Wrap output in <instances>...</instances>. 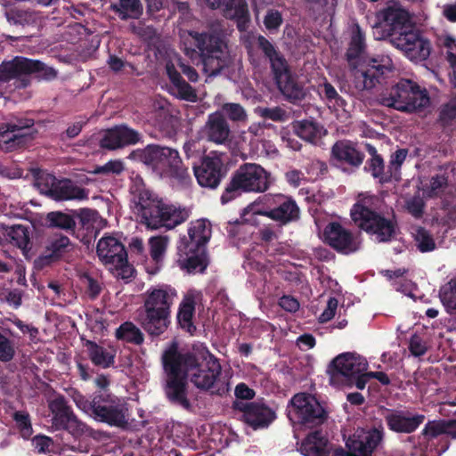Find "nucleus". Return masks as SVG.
<instances>
[{
    "mask_svg": "<svg viewBox=\"0 0 456 456\" xmlns=\"http://www.w3.org/2000/svg\"><path fill=\"white\" fill-rule=\"evenodd\" d=\"M170 349L177 357L183 373L187 375L197 389L217 395H223L228 391L226 385L220 384L222 366L219 360L206 347L193 348L183 353L173 344Z\"/></svg>",
    "mask_w": 456,
    "mask_h": 456,
    "instance_id": "obj_1",
    "label": "nucleus"
},
{
    "mask_svg": "<svg viewBox=\"0 0 456 456\" xmlns=\"http://www.w3.org/2000/svg\"><path fill=\"white\" fill-rule=\"evenodd\" d=\"M131 194L134 213L139 222L150 229H173L190 216L191 212L187 208L167 204L143 186L133 187Z\"/></svg>",
    "mask_w": 456,
    "mask_h": 456,
    "instance_id": "obj_2",
    "label": "nucleus"
},
{
    "mask_svg": "<svg viewBox=\"0 0 456 456\" xmlns=\"http://www.w3.org/2000/svg\"><path fill=\"white\" fill-rule=\"evenodd\" d=\"M380 200L373 195L360 194L350 210L354 225L380 243L395 239L399 230L394 211L385 215L380 209Z\"/></svg>",
    "mask_w": 456,
    "mask_h": 456,
    "instance_id": "obj_3",
    "label": "nucleus"
},
{
    "mask_svg": "<svg viewBox=\"0 0 456 456\" xmlns=\"http://www.w3.org/2000/svg\"><path fill=\"white\" fill-rule=\"evenodd\" d=\"M211 237L210 224L199 219L190 224L187 235L177 245L178 266L188 273H203L208 265L207 243Z\"/></svg>",
    "mask_w": 456,
    "mask_h": 456,
    "instance_id": "obj_4",
    "label": "nucleus"
},
{
    "mask_svg": "<svg viewBox=\"0 0 456 456\" xmlns=\"http://www.w3.org/2000/svg\"><path fill=\"white\" fill-rule=\"evenodd\" d=\"M379 102L405 114H419L431 104L428 90L416 81L401 78L379 95Z\"/></svg>",
    "mask_w": 456,
    "mask_h": 456,
    "instance_id": "obj_5",
    "label": "nucleus"
},
{
    "mask_svg": "<svg viewBox=\"0 0 456 456\" xmlns=\"http://www.w3.org/2000/svg\"><path fill=\"white\" fill-rule=\"evenodd\" d=\"M270 173L256 163H244L236 169L226 184L220 201L222 204L235 200L247 192H265L270 187Z\"/></svg>",
    "mask_w": 456,
    "mask_h": 456,
    "instance_id": "obj_6",
    "label": "nucleus"
},
{
    "mask_svg": "<svg viewBox=\"0 0 456 456\" xmlns=\"http://www.w3.org/2000/svg\"><path fill=\"white\" fill-rule=\"evenodd\" d=\"M286 414L295 429H317L328 419V412L311 394L297 393L288 403Z\"/></svg>",
    "mask_w": 456,
    "mask_h": 456,
    "instance_id": "obj_7",
    "label": "nucleus"
},
{
    "mask_svg": "<svg viewBox=\"0 0 456 456\" xmlns=\"http://www.w3.org/2000/svg\"><path fill=\"white\" fill-rule=\"evenodd\" d=\"M57 71L39 60L24 56H15L10 61L0 64V82H9L16 79L22 87L30 85V78L41 81H52L57 77Z\"/></svg>",
    "mask_w": 456,
    "mask_h": 456,
    "instance_id": "obj_8",
    "label": "nucleus"
},
{
    "mask_svg": "<svg viewBox=\"0 0 456 456\" xmlns=\"http://www.w3.org/2000/svg\"><path fill=\"white\" fill-rule=\"evenodd\" d=\"M368 362L356 353H342L329 364L327 372L332 384L356 387L362 390L367 384Z\"/></svg>",
    "mask_w": 456,
    "mask_h": 456,
    "instance_id": "obj_9",
    "label": "nucleus"
},
{
    "mask_svg": "<svg viewBox=\"0 0 456 456\" xmlns=\"http://www.w3.org/2000/svg\"><path fill=\"white\" fill-rule=\"evenodd\" d=\"M140 159L162 176L178 181L189 177L188 169L175 149L155 143L148 144L141 151Z\"/></svg>",
    "mask_w": 456,
    "mask_h": 456,
    "instance_id": "obj_10",
    "label": "nucleus"
},
{
    "mask_svg": "<svg viewBox=\"0 0 456 456\" xmlns=\"http://www.w3.org/2000/svg\"><path fill=\"white\" fill-rule=\"evenodd\" d=\"M190 35L199 50L204 71L208 76H216L228 67L230 55L221 35L216 31L212 33L192 31Z\"/></svg>",
    "mask_w": 456,
    "mask_h": 456,
    "instance_id": "obj_11",
    "label": "nucleus"
},
{
    "mask_svg": "<svg viewBox=\"0 0 456 456\" xmlns=\"http://www.w3.org/2000/svg\"><path fill=\"white\" fill-rule=\"evenodd\" d=\"M163 369L166 373L164 393L168 402L186 411L191 409V403L188 398L189 386L186 374L183 373L177 357L167 348L162 354Z\"/></svg>",
    "mask_w": 456,
    "mask_h": 456,
    "instance_id": "obj_12",
    "label": "nucleus"
},
{
    "mask_svg": "<svg viewBox=\"0 0 456 456\" xmlns=\"http://www.w3.org/2000/svg\"><path fill=\"white\" fill-rule=\"evenodd\" d=\"M388 40L407 59L415 63L424 61L430 56L431 42L420 31L411 27L395 33H389Z\"/></svg>",
    "mask_w": 456,
    "mask_h": 456,
    "instance_id": "obj_13",
    "label": "nucleus"
},
{
    "mask_svg": "<svg viewBox=\"0 0 456 456\" xmlns=\"http://www.w3.org/2000/svg\"><path fill=\"white\" fill-rule=\"evenodd\" d=\"M48 408L53 429L66 431L74 437H80L88 431V426L77 418L64 395L54 396L48 402Z\"/></svg>",
    "mask_w": 456,
    "mask_h": 456,
    "instance_id": "obj_14",
    "label": "nucleus"
},
{
    "mask_svg": "<svg viewBox=\"0 0 456 456\" xmlns=\"http://www.w3.org/2000/svg\"><path fill=\"white\" fill-rule=\"evenodd\" d=\"M126 407L119 398L110 393L93 395L91 418L110 427L125 428L127 425Z\"/></svg>",
    "mask_w": 456,
    "mask_h": 456,
    "instance_id": "obj_15",
    "label": "nucleus"
},
{
    "mask_svg": "<svg viewBox=\"0 0 456 456\" xmlns=\"http://www.w3.org/2000/svg\"><path fill=\"white\" fill-rule=\"evenodd\" d=\"M35 121L28 118H17L15 120L0 126V148L10 152L26 147L35 138L37 130L33 128Z\"/></svg>",
    "mask_w": 456,
    "mask_h": 456,
    "instance_id": "obj_16",
    "label": "nucleus"
},
{
    "mask_svg": "<svg viewBox=\"0 0 456 456\" xmlns=\"http://www.w3.org/2000/svg\"><path fill=\"white\" fill-rule=\"evenodd\" d=\"M96 254L100 261L110 269H115L123 279L133 275L134 268L128 264L124 244L112 235L99 240Z\"/></svg>",
    "mask_w": 456,
    "mask_h": 456,
    "instance_id": "obj_17",
    "label": "nucleus"
},
{
    "mask_svg": "<svg viewBox=\"0 0 456 456\" xmlns=\"http://www.w3.org/2000/svg\"><path fill=\"white\" fill-rule=\"evenodd\" d=\"M384 432L376 428H358L346 441L347 451L338 446V456H378Z\"/></svg>",
    "mask_w": 456,
    "mask_h": 456,
    "instance_id": "obj_18",
    "label": "nucleus"
},
{
    "mask_svg": "<svg viewBox=\"0 0 456 456\" xmlns=\"http://www.w3.org/2000/svg\"><path fill=\"white\" fill-rule=\"evenodd\" d=\"M264 199L266 209L257 211V215L278 222L279 226H284L300 219V208L291 196L281 193L267 194Z\"/></svg>",
    "mask_w": 456,
    "mask_h": 456,
    "instance_id": "obj_19",
    "label": "nucleus"
},
{
    "mask_svg": "<svg viewBox=\"0 0 456 456\" xmlns=\"http://www.w3.org/2000/svg\"><path fill=\"white\" fill-rule=\"evenodd\" d=\"M227 167L221 157L211 152L201 159L199 166H193V173L200 187L215 190L227 175Z\"/></svg>",
    "mask_w": 456,
    "mask_h": 456,
    "instance_id": "obj_20",
    "label": "nucleus"
},
{
    "mask_svg": "<svg viewBox=\"0 0 456 456\" xmlns=\"http://www.w3.org/2000/svg\"><path fill=\"white\" fill-rule=\"evenodd\" d=\"M232 409L240 411V419L254 430L268 428L276 419L275 411L263 403L234 401Z\"/></svg>",
    "mask_w": 456,
    "mask_h": 456,
    "instance_id": "obj_21",
    "label": "nucleus"
},
{
    "mask_svg": "<svg viewBox=\"0 0 456 456\" xmlns=\"http://www.w3.org/2000/svg\"><path fill=\"white\" fill-rule=\"evenodd\" d=\"M324 242L339 254L350 255L360 250L362 241L340 223H330L323 231Z\"/></svg>",
    "mask_w": 456,
    "mask_h": 456,
    "instance_id": "obj_22",
    "label": "nucleus"
},
{
    "mask_svg": "<svg viewBox=\"0 0 456 456\" xmlns=\"http://www.w3.org/2000/svg\"><path fill=\"white\" fill-rule=\"evenodd\" d=\"M212 9H222L223 15L227 20L235 22L240 32H245L249 27L250 13L247 0H205Z\"/></svg>",
    "mask_w": 456,
    "mask_h": 456,
    "instance_id": "obj_23",
    "label": "nucleus"
},
{
    "mask_svg": "<svg viewBox=\"0 0 456 456\" xmlns=\"http://www.w3.org/2000/svg\"><path fill=\"white\" fill-rule=\"evenodd\" d=\"M45 193L54 200H82L88 198V191L70 179H57L54 175L45 177Z\"/></svg>",
    "mask_w": 456,
    "mask_h": 456,
    "instance_id": "obj_24",
    "label": "nucleus"
},
{
    "mask_svg": "<svg viewBox=\"0 0 456 456\" xmlns=\"http://www.w3.org/2000/svg\"><path fill=\"white\" fill-rule=\"evenodd\" d=\"M142 134L126 124H120L106 130L100 141L103 149L116 150L135 145L142 140Z\"/></svg>",
    "mask_w": 456,
    "mask_h": 456,
    "instance_id": "obj_25",
    "label": "nucleus"
},
{
    "mask_svg": "<svg viewBox=\"0 0 456 456\" xmlns=\"http://www.w3.org/2000/svg\"><path fill=\"white\" fill-rule=\"evenodd\" d=\"M391 71L392 69L388 66L372 60L365 69H358L354 72L353 85L357 92L370 90L377 84H381Z\"/></svg>",
    "mask_w": 456,
    "mask_h": 456,
    "instance_id": "obj_26",
    "label": "nucleus"
},
{
    "mask_svg": "<svg viewBox=\"0 0 456 456\" xmlns=\"http://www.w3.org/2000/svg\"><path fill=\"white\" fill-rule=\"evenodd\" d=\"M377 19L384 26L388 27L390 33L408 29L410 22L409 12L398 1H390L387 6L377 12Z\"/></svg>",
    "mask_w": 456,
    "mask_h": 456,
    "instance_id": "obj_27",
    "label": "nucleus"
},
{
    "mask_svg": "<svg viewBox=\"0 0 456 456\" xmlns=\"http://www.w3.org/2000/svg\"><path fill=\"white\" fill-rule=\"evenodd\" d=\"M384 419L390 430L411 434L424 422L426 417L423 414L411 415L407 411L387 409Z\"/></svg>",
    "mask_w": 456,
    "mask_h": 456,
    "instance_id": "obj_28",
    "label": "nucleus"
},
{
    "mask_svg": "<svg viewBox=\"0 0 456 456\" xmlns=\"http://www.w3.org/2000/svg\"><path fill=\"white\" fill-rule=\"evenodd\" d=\"M72 247L70 240L65 235L51 238L47 241L44 252L35 260V268L42 270L51 265L69 252Z\"/></svg>",
    "mask_w": 456,
    "mask_h": 456,
    "instance_id": "obj_29",
    "label": "nucleus"
},
{
    "mask_svg": "<svg viewBox=\"0 0 456 456\" xmlns=\"http://www.w3.org/2000/svg\"><path fill=\"white\" fill-rule=\"evenodd\" d=\"M176 297L177 293L174 288L161 285L146 292L142 308L171 314V305Z\"/></svg>",
    "mask_w": 456,
    "mask_h": 456,
    "instance_id": "obj_30",
    "label": "nucleus"
},
{
    "mask_svg": "<svg viewBox=\"0 0 456 456\" xmlns=\"http://www.w3.org/2000/svg\"><path fill=\"white\" fill-rule=\"evenodd\" d=\"M171 314L162 311L142 308L138 314V322L151 338H157L166 332L171 323Z\"/></svg>",
    "mask_w": 456,
    "mask_h": 456,
    "instance_id": "obj_31",
    "label": "nucleus"
},
{
    "mask_svg": "<svg viewBox=\"0 0 456 456\" xmlns=\"http://www.w3.org/2000/svg\"><path fill=\"white\" fill-rule=\"evenodd\" d=\"M8 242L22 251L26 257L32 249V242L28 227L22 224H15L11 227L3 225L0 233V244Z\"/></svg>",
    "mask_w": 456,
    "mask_h": 456,
    "instance_id": "obj_32",
    "label": "nucleus"
},
{
    "mask_svg": "<svg viewBox=\"0 0 456 456\" xmlns=\"http://www.w3.org/2000/svg\"><path fill=\"white\" fill-rule=\"evenodd\" d=\"M331 155L338 162L352 167H359L365 158L364 153L347 140L336 142L331 148Z\"/></svg>",
    "mask_w": 456,
    "mask_h": 456,
    "instance_id": "obj_33",
    "label": "nucleus"
},
{
    "mask_svg": "<svg viewBox=\"0 0 456 456\" xmlns=\"http://www.w3.org/2000/svg\"><path fill=\"white\" fill-rule=\"evenodd\" d=\"M204 133L209 142L224 144L229 141L230 126L222 112L216 111L208 117Z\"/></svg>",
    "mask_w": 456,
    "mask_h": 456,
    "instance_id": "obj_34",
    "label": "nucleus"
},
{
    "mask_svg": "<svg viewBox=\"0 0 456 456\" xmlns=\"http://www.w3.org/2000/svg\"><path fill=\"white\" fill-rule=\"evenodd\" d=\"M273 70V78L281 94L290 102L300 101L304 99L305 93L301 86H299L292 77L288 63L284 64V70Z\"/></svg>",
    "mask_w": 456,
    "mask_h": 456,
    "instance_id": "obj_35",
    "label": "nucleus"
},
{
    "mask_svg": "<svg viewBox=\"0 0 456 456\" xmlns=\"http://www.w3.org/2000/svg\"><path fill=\"white\" fill-rule=\"evenodd\" d=\"M166 73L172 85L174 94L178 99L190 102H196L198 101L195 89L183 78L173 62H167Z\"/></svg>",
    "mask_w": 456,
    "mask_h": 456,
    "instance_id": "obj_36",
    "label": "nucleus"
},
{
    "mask_svg": "<svg viewBox=\"0 0 456 456\" xmlns=\"http://www.w3.org/2000/svg\"><path fill=\"white\" fill-rule=\"evenodd\" d=\"M196 302L192 295H185L179 304L176 314L177 325L184 332L193 336L197 330L193 322Z\"/></svg>",
    "mask_w": 456,
    "mask_h": 456,
    "instance_id": "obj_37",
    "label": "nucleus"
},
{
    "mask_svg": "<svg viewBox=\"0 0 456 456\" xmlns=\"http://www.w3.org/2000/svg\"><path fill=\"white\" fill-rule=\"evenodd\" d=\"M88 359L95 366L102 369L113 367L116 353L112 349L105 348L93 340L85 342Z\"/></svg>",
    "mask_w": 456,
    "mask_h": 456,
    "instance_id": "obj_38",
    "label": "nucleus"
},
{
    "mask_svg": "<svg viewBox=\"0 0 456 456\" xmlns=\"http://www.w3.org/2000/svg\"><path fill=\"white\" fill-rule=\"evenodd\" d=\"M365 51V33L360 25L355 23L353 27L350 41L346 52V59L349 64H355L364 55Z\"/></svg>",
    "mask_w": 456,
    "mask_h": 456,
    "instance_id": "obj_39",
    "label": "nucleus"
},
{
    "mask_svg": "<svg viewBox=\"0 0 456 456\" xmlns=\"http://www.w3.org/2000/svg\"><path fill=\"white\" fill-rule=\"evenodd\" d=\"M256 45L258 49L269 60L272 72L273 70L281 71L280 69L284 70V64L287 63V61L272 42L265 37L259 35L256 38Z\"/></svg>",
    "mask_w": 456,
    "mask_h": 456,
    "instance_id": "obj_40",
    "label": "nucleus"
},
{
    "mask_svg": "<svg viewBox=\"0 0 456 456\" xmlns=\"http://www.w3.org/2000/svg\"><path fill=\"white\" fill-rule=\"evenodd\" d=\"M293 132L305 142H314L322 137L323 127L314 120L303 119L292 123Z\"/></svg>",
    "mask_w": 456,
    "mask_h": 456,
    "instance_id": "obj_41",
    "label": "nucleus"
},
{
    "mask_svg": "<svg viewBox=\"0 0 456 456\" xmlns=\"http://www.w3.org/2000/svg\"><path fill=\"white\" fill-rule=\"evenodd\" d=\"M110 9L122 20L139 19L143 12L141 0H119L118 3L111 4Z\"/></svg>",
    "mask_w": 456,
    "mask_h": 456,
    "instance_id": "obj_42",
    "label": "nucleus"
},
{
    "mask_svg": "<svg viewBox=\"0 0 456 456\" xmlns=\"http://www.w3.org/2000/svg\"><path fill=\"white\" fill-rule=\"evenodd\" d=\"M117 339L126 343L140 346L144 341V335L142 330L132 322H125L116 330Z\"/></svg>",
    "mask_w": 456,
    "mask_h": 456,
    "instance_id": "obj_43",
    "label": "nucleus"
},
{
    "mask_svg": "<svg viewBox=\"0 0 456 456\" xmlns=\"http://www.w3.org/2000/svg\"><path fill=\"white\" fill-rule=\"evenodd\" d=\"M156 125L166 137L175 135L178 127V118L168 110L159 109L156 113Z\"/></svg>",
    "mask_w": 456,
    "mask_h": 456,
    "instance_id": "obj_44",
    "label": "nucleus"
},
{
    "mask_svg": "<svg viewBox=\"0 0 456 456\" xmlns=\"http://www.w3.org/2000/svg\"><path fill=\"white\" fill-rule=\"evenodd\" d=\"M45 221L48 227L58 228L67 232H74L77 226V220L74 216L61 211L48 213Z\"/></svg>",
    "mask_w": 456,
    "mask_h": 456,
    "instance_id": "obj_45",
    "label": "nucleus"
},
{
    "mask_svg": "<svg viewBox=\"0 0 456 456\" xmlns=\"http://www.w3.org/2000/svg\"><path fill=\"white\" fill-rule=\"evenodd\" d=\"M364 170L370 173L372 177L378 179L381 184L390 183L387 169L385 167L384 159L381 156L370 158L365 163Z\"/></svg>",
    "mask_w": 456,
    "mask_h": 456,
    "instance_id": "obj_46",
    "label": "nucleus"
},
{
    "mask_svg": "<svg viewBox=\"0 0 456 456\" xmlns=\"http://www.w3.org/2000/svg\"><path fill=\"white\" fill-rule=\"evenodd\" d=\"M456 119V96L452 97L447 102L442 104L438 110L436 123L443 129L453 126Z\"/></svg>",
    "mask_w": 456,
    "mask_h": 456,
    "instance_id": "obj_47",
    "label": "nucleus"
},
{
    "mask_svg": "<svg viewBox=\"0 0 456 456\" xmlns=\"http://www.w3.org/2000/svg\"><path fill=\"white\" fill-rule=\"evenodd\" d=\"M409 151L405 148L397 149L390 155L388 166L387 167L389 180H401V168L408 156Z\"/></svg>",
    "mask_w": 456,
    "mask_h": 456,
    "instance_id": "obj_48",
    "label": "nucleus"
},
{
    "mask_svg": "<svg viewBox=\"0 0 456 456\" xmlns=\"http://www.w3.org/2000/svg\"><path fill=\"white\" fill-rule=\"evenodd\" d=\"M167 244L168 239L166 236L151 237L149 240L150 255L152 261L158 267L163 263Z\"/></svg>",
    "mask_w": 456,
    "mask_h": 456,
    "instance_id": "obj_49",
    "label": "nucleus"
},
{
    "mask_svg": "<svg viewBox=\"0 0 456 456\" xmlns=\"http://www.w3.org/2000/svg\"><path fill=\"white\" fill-rule=\"evenodd\" d=\"M440 299L448 313L456 314V278L441 288Z\"/></svg>",
    "mask_w": 456,
    "mask_h": 456,
    "instance_id": "obj_50",
    "label": "nucleus"
},
{
    "mask_svg": "<svg viewBox=\"0 0 456 456\" xmlns=\"http://www.w3.org/2000/svg\"><path fill=\"white\" fill-rule=\"evenodd\" d=\"M99 218V213L96 210L89 208H82L76 214L75 219L77 224L87 233H92L94 231V224Z\"/></svg>",
    "mask_w": 456,
    "mask_h": 456,
    "instance_id": "obj_51",
    "label": "nucleus"
},
{
    "mask_svg": "<svg viewBox=\"0 0 456 456\" xmlns=\"http://www.w3.org/2000/svg\"><path fill=\"white\" fill-rule=\"evenodd\" d=\"M7 20L15 25H28L35 21V13L28 10L9 9L5 12Z\"/></svg>",
    "mask_w": 456,
    "mask_h": 456,
    "instance_id": "obj_52",
    "label": "nucleus"
},
{
    "mask_svg": "<svg viewBox=\"0 0 456 456\" xmlns=\"http://www.w3.org/2000/svg\"><path fill=\"white\" fill-rule=\"evenodd\" d=\"M12 419L15 421L21 436L28 439L33 433L30 416L26 411H17L12 414Z\"/></svg>",
    "mask_w": 456,
    "mask_h": 456,
    "instance_id": "obj_53",
    "label": "nucleus"
},
{
    "mask_svg": "<svg viewBox=\"0 0 456 456\" xmlns=\"http://www.w3.org/2000/svg\"><path fill=\"white\" fill-rule=\"evenodd\" d=\"M417 248L421 253L431 252L436 248V242L431 234L423 227H419L415 234Z\"/></svg>",
    "mask_w": 456,
    "mask_h": 456,
    "instance_id": "obj_54",
    "label": "nucleus"
},
{
    "mask_svg": "<svg viewBox=\"0 0 456 456\" xmlns=\"http://www.w3.org/2000/svg\"><path fill=\"white\" fill-rule=\"evenodd\" d=\"M448 420L439 419L428 421L422 430V435L428 439L436 438L440 435L447 434Z\"/></svg>",
    "mask_w": 456,
    "mask_h": 456,
    "instance_id": "obj_55",
    "label": "nucleus"
},
{
    "mask_svg": "<svg viewBox=\"0 0 456 456\" xmlns=\"http://www.w3.org/2000/svg\"><path fill=\"white\" fill-rule=\"evenodd\" d=\"M125 170L124 162L120 159H111L102 166H96L92 172L94 175H118Z\"/></svg>",
    "mask_w": 456,
    "mask_h": 456,
    "instance_id": "obj_56",
    "label": "nucleus"
},
{
    "mask_svg": "<svg viewBox=\"0 0 456 456\" xmlns=\"http://www.w3.org/2000/svg\"><path fill=\"white\" fill-rule=\"evenodd\" d=\"M222 110L232 121L241 122L247 119L246 110L240 103H224L222 106Z\"/></svg>",
    "mask_w": 456,
    "mask_h": 456,
    "instance_id": "obj_57",
    "label": "nucleus"
},
{
    "mask_svg": "<svg viewBox=\"0 0 456 456\" xmlns=\"http://www.w3.org/2000/svg\"><path fill=\"white\" fill-rule=\"evenodd\" d=\"M15 353L14 342L0 332V361L11 362L14 358Z\"/></svg>",
    "mask_w": 456,
    "mask_h": 456,
    "instance_id": "obj_58",
    "label": "nucleus"
},
{
    "mask_svg": "<svg viewBox=\"0 0 456 456\" xmlns=\"http://www.w3.org/2000/svg\"><path fill=\"white\" fill-rule=\"evenodd\" d=\"M322 87V94L329 102H332L338 108L345 110L347 105L346 101L338 94L337 90L330 83L325 82Z\"/></svg>",
    "mask_w": 456,
    "mask_h": 456,
    "instance_id": "obj_59",
    "label": "nucleus"
},
{
    "mask_svg": "<svg viewBox=\"0 0 456 456\" xmlns=\"http://www.w3.org/2000/svg\"><path fill=\"white\" fill-rule=\"evenodd\" d=\"M283 22V18L280 11L269 9L264 18V25L270 32L277 31Z\"/></svg>",
    "mask_w": 456,
    "mask_h": 456,
    "instance_id": "obj_60",
    "label": "nucleus"
},
{
    "mask_svg": "<svg viewBox=\"0 0 456 456\" xmlns=\"http://www.w3.org/2000/svg\"><path fill=\"white\" fill-rule=\"evenodd\" d=\"M69 395L75 403L76 406L90 417L93 411V399L88 400L77 389H71Z\"/></svg>",
    "mask_w": 456,
    "mask_h": 456,
    "instance_id": "obj_61",
    "label": "nucleus"
},
{
    "mask_svg": "<svg viewBox=\"0 0 456 456\" xmlns=\"http://www.w3.org/2000/svg\"><path fill=\"white\" fill-rule=\"evenodd\" d=\"M258 113L262 118L275 122H282L287 118L286 110L281 107L259 108Z\"/></svg>",
    "mask_w": 456,
    "mask_h": 456,
    "instance_id": "obj_62",
    "label": "nucleus"
},
{
    "mask_svg": "<svg viewBox=\"0 0 456 456\" xmlns=\"http://www.w3.org/2000/svg\"><path fill=\"white\" fill-rule=\"evenodd\" d=\"M428 346L427 342L419 335L411 336L409 343V350L415 357L424 355L428 352Z\"/></svg>",
    "mask_w": 456,
    "mask_h": 456,
    "instance_id": "obj_63",
    "label": "nucleus"
},
{
    "mask_svg": "<svg viewBox=\"0 0 456 456\" xmlns=\"http://www.w3.org/2000/svg\"><path fill=\"white\" fill-rule=\"evenodd\" d=\"M281 226L268 224L260 228L258 231V237L264 243H270L279 238V232Z\"/></svg>",
    "mask_w": 456,
    "mask_h": 456,
    "instance_id": "obj_64",
    "label": "nucleus"
}]
</instances>
